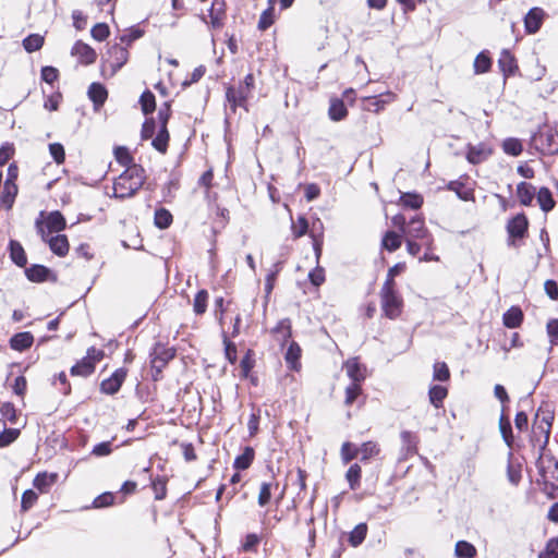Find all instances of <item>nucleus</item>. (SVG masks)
Wrapping results in <instances>:
<instances>
[{
	"label": "nucleus",
	"instance_id": "obj_16",
	"mask_svg": "<svg viewBox=\"0 0 558 558\" xmlns=\"http://www.w3.org/2000/svg\"><path fill=\"white\" fill-rule=\"evenodd\" d=\"M87 97L93 102L95 111H99L108 98V89L105 84L100 82H93L87 89Z\"/></svg>",
	"mask_w": 558,
	"mask_h": 558
},
{
	"label": "nucleus",
	"instance_id": "obj_55",
	"mask_svg": "<svg viewBox=\"0 0 558 558\" xmlns=\"http://www.w3.org/2000/svg\"><path fill=\"white\" fill-rule=\"evenodd\" d=\"M404 262H399L388 269L386 280L381 288H397L395 278L405 271Z\"/></svg>",
	"mask_w": 558,
	"mask_h": 558
},
{
	"label": "nucleus",
	"instance_id": "obj_11",
	"mask_svg": "<svg viewBox=\"0 0 558 558\" xmlns=\"http://www.w3.org/2000/svg\"><path fill=\"white\" fill-rule=\"evenodd\" d=\"M405 239L422 240L424 244L429 243L430 234L425 226L424 217L414 215L409 219L408 228L404 232Z\"/></svg>",
	"mask_w": 558,
	"mask_h": 558
},
{
	"label": "nucleus",
	"instance_id": "obj_30",
	"mask_svg": "<svg viewBox=\"0 0 558 558\" xmlns=\"http://www.w3.org/2000/svg\"><path fill=\"white\" fill-rule=\"evenodd\" d=\"M254 459V448L252 446H245L242 452L234 458L232 466L235 471H245L253 464Z\"/></svg>",
	"mask_w": 558,
	"mask_h": 558
},
{
	"label": "nucleus",
	"instance_id": "obj_7",
	"mask_svg": "<svg viewBox=\"0 0 558 558\" xmlns=\"http://www.w3.org/2000/svg\"><path fill=\"white\" fill-rule=\"evenodd\" d=\"M535 464L543 481H558V460L553 454L539 449Z\"/></svg>",
	"mask_w": 558,
	"mask_h": 558
},
{
	"label": "nucleus",
	"instance_id": "obj_34",
	"mask_svg": "<svg viewBox=\"0 0 558 558\" xmlns=\"http://www.w3.org/2000/svg\"><path fill=\"white\" fill-rule=\"evenodd\" d=\"M95 371L96 367L93 362L88 361V357L83 356L82 359L77 360L74 365L71 366L70 375L87 378L93 375Z\"/></svg>",
	"mask_w": 558,
	"mask_h": 558
},
{
	"label": "nucleus",
	"instance_id": "obj_58",
	"mask_svg": "<svg viewBox=\"0 0 558 558\" xmlns=\"http://www.w3.org/2000/svg\"><path fill=\"white\" fill-rule=\"evenodd\" d=\"M118 493L104 492L93 500V508L102 509L116 504Z\"/></svg>",
	"mask_w": 558,
	"mask_h": 558
},
{
	"label": "nucleus",
	"instance_id": "obj_26",
	"mask_svg": "<svg viewBox=\"0 0 558 558\" xmlns=\"http://www.w3.org/2000/svg\"><path fill=\"white\" fill-rule=\"evenodd\" d=\"M47 244L50 251L58 257L66 256L70 250L69 239L62 233H58L54 236L49 238Z\"/></svg>",
	"mask_w": 558,
	"mask_h": 558
},
{
	"label": "nucleus",
	"instance_id": "obj_13",
	"mask_svg": "<svg viewBox=\"0 0 558 558\" xmlns=\"http://www.w3.org/2000/svg\"><path fill=\"white\" fill-rule=\"evenodd\" d=\"M286 352H284V361L287 364V367L292 372H299L301 369V357H302V348L301 345L290 339L286 345Z\"/></svg>",
	"mask_w": 558,
	"mask_h": 558
},
{
	"label": "nucleus",
	"instance_id": "obj_8",
	"mask_svg": "<svg viewBox=\"0 0 558 558\" xmlns=\"http://www.w3.org/2000/svg\"><path fill=\"white\" fill-rule=\"evenodd\" d=\"M24 275L28 281L34 283H54L58 281L57 272L43 264H31L29 266L25 267Z\"/></svg>",
	"mask_w": 558,
	"mask_h": 558
},
{
	"label": "nucleus",
	"instance_id": "obj_19",
	"mask_svg": "<svg viewBox=\"0 0 558 558\" xmlns=\"http://www.w3.org/2000/svg\"><path fill=\"white\" fill-rule=\"evenodd\" d=\"M545 12L542 8L534 7L524 16V27L527 34H535L539 31Z\"/></svg>",
	"mask_w": 558,
	"mask_h": 558
},
{
	"label": "nucleus",
	"instance_id": "obj_15",
	"mask_svg": "<svg viewBox=\"0 0 558 558\" xmlns=\"http://www.w3.org/2000/svg\"><path fill=\"white\" fill-rule=\"evenodd\" d=\"M226 88V100L229 102L230 108L235 112L236 108L242 107L247 110L246 102L248 99L247 93L240 85L239 89L230 84H225Z\"/></svg>",
	"mask_w": 558,
	"mask_h": 558
},
{
	"label": "nucleus",
	"instance_id": "obj_27",
	"mask_svg": "<svg viewBox=\"0 0 558 558\" xmlns=\"http://www.w3.org/2000/svg\"><path fill=\"white\" fill-rule=\"evenodd\" d=\"M403 238L404 234L402 233L387 230L381 236L380 247L389 253H393L401 247Z\"/></svg>",
	"mask_w": 558,
	"mask_h": 558
},
{
	"label": "nucleus",
	"instance_id": "obj_32",
	"mask_svg": "<svg viewBox=\"0 0 558 558\" xmlns=\"http://www.w3.org/2000/svg\"><path fill=\"white\" fill-rule=\"evenodd\" d=\"M170 142V133L168 126L158 125V130L156 135L151 137V146L160 154H166L168 151Z\"/></svg>",
	"mask_w": 558,
	"mask_h": 558
},
{
	"label": "nucleus",
	"instance_id": "obj_29",
	"mask_svg": "<svg viewBox=\"0 0 558 558\" xmlns=\"http://www.w3.org/2000/svg\"><path fill=\"white\" fill-rule=\"evenodd\" d=\"M59 474L56 472H39L36 474L33 485L40 493H48L50 487L57 483Z\"/></svg>",
	"mask_w": 558,
	"mask_h": 558
},
{
	"label": "nucleus",
	"instance_id": "obj_60",
	"mask_svg": "<svg viewBox=\"0 0 558 558\" xmlns=\"http://www.w3.org/2000/svg\"><path fill=\"white\" fill-rule=\"evenodd\" d=\"M110 35V27L105 22L96 23L90 28V36L94 40L102 43L105 41Z\"/></svg>",
	"mask_w": 558,
	"mask_h": 558
},
{
	"label": "nucleus",
	"instance_id": "obj_59",
	"mask_svg": "<svg viewBox=\"0 0 558 558\" xmlns=\"http://www.w3.org/2000/svg\"><path fill=\"white\" fill-rule=\"evenodd\" d=\"M0 413L2 417L8 420L11 424H16L19 421V412L11 401L0 402Z\"/></svg>",
	"mask_w": 558,
	"mask_h": 558
},
{
	"label": "nucleus",
	"instance_id": "obj_64",
	"mask_svg": "<svg viewBox=\"0 0 558 558\" xmlns=\"http://www.w3.org/2000/svg\"><path fill=\"white\" fill-rule=\"evenodd\" d=\"M538 558H558V537L547 541L544 550L538 554Z\"/></svg>",
	"mask_w": 558,
	"mask_h": 558
},
{
	"label": "nucleus",
	"instance_id": "obj_14",
	"mask_svg": "<svg viewBox=\"0 0 558 558\" xmlns=\"http://www.w3.org/2000/svg\"><path fill=\"white\" fill-rule=\"evenodd\" d=\"M71 54L77 56L80 63L83 65H90L97 60L96 50L80 39L74 43L71 49Z\"/></svg>",
	"mask_w": 558,
	"mask_h": 558
},
{
	"label": "nucleus",
	"instance_id": "obj_43",
	"mask_svg": "<svg viewBox=\"0 0 558 558\" xmlns=\"http://www.w3.org/2000/svg\"><path fill=\"white\" fill-rule=\"evenodd\" d=\"M45 44V37L37 33L28 34L23 40L22 46L28 53L36 52L43 48Z\"/></svg>",
	"mask_w": 558,
	"mask_h": 558
},
{
	"label": "nucleus",
	"instance_id": "obj_6",
	"mask_svg": "<svg viewBox=\"0 0 558 558\" xmlns=\"http://www.w3.org/2000/svg\"><path fill=\"white\" fill-rule=\"evenodd\" d=\"M506 230L508 233L507 244L517 246V240H522L529 232V219L524 213H519L507 222Z\"/></svg>",
	"mask_w": 558,
	"mask_h": 558
},
{
	"label": "nucleus",
	"instance_id": "obj_24",
	"mask_svg": "<svg viewBox=\"0 0 558 558\" xmlns=\"http://www.w3.org/2000/svg\"><path fill=\"white\" fill-rule=\"evenodd\" d=\"M348 106L340 97L332 96L329 99L328 118L332 122H340L348 117Z\"/></svg>",
	"mask_w": 558,
	"mask_h": 558
},
{
	"label": "nucleus",
	"instance_id": "obj_36",
	"mask_svg": "<svg viewBox=\"0 0 558 558\" xmlns=\"http://www.w3.org/2000/svg\"><path fill=\"white\" fill-rule=\"evenodd\" d=\"M448 396L447 387L441 384H433L428 389V398L432 405L436 409L442 408L444 400Z\"/></svg>",
	"mask_w": 558,
	"mask_h": 558
},
{
	"label": "nucleus",
	"instance_id": "obj_39",
	"mask_svg": "<svg viewBox=\"0 0 558 558\" xmlns=\"http://www.w3.org/2000/svg\"><path fill=\"white\" fill-rule=\"evenodd\" d=\"M138 104L145 117H150L156 110V97L154 93L146 88L140 96Z\"/></svg>",
	"mask_w": 558,
	"mask_h": 558
},
{
	"label": "nucleus",
	"instance_id": "obj_10",
	"mask_svg": "<svg viewBox=\"0 0 558 558\" xmlns=\"http://www.w3.org/2000/svg\"><path fill=\"white\" fill-rule=\"evenodd\" d=\"M128 372L126 367L117 368L109 377L101 380L99 391L107 396L117 395L126 379Z\"/></svg>",
	"mask_w": 558,
	"mask_h": 558
},
{
	"label": "nucleus",
	"instance_id": "obj_49",
	"mask_svg": "<svg viewBox=\"0 0 558 558\" xmlns=\"http://www.w3.org/2000/svg\"><path fill=\"white\" fill-rule=\"evenodd\" d=\"M474 72L476 74H483L490 70L492 68V58L487 50L481 51L474 60Z\"/></svg>",
	"mask_w": 558,
	"mask_h": 558
},
{
	"label": "nucleus",
	"instance_id": "obj_52",
	"mask_svg": "<svg viewBox=\"0 0 558 558\" xmlns=\"http://www.w3.org/2000/svg\"><path fill=\"white\" fill-rule=\"evenodd\" d=\"M255 352L252 349H247L242 359L240 360L241 378L248 377V373L255 367Z\"/></svg>",
	"mask_w": 558,
	"mask_h": 558
},
{
	"label": "nucleus",
	"instance_id": "obj_23",
	"mask_svg": "<svg viewBox=\"0 0 558 558\" xmlns=\"http://www.w3.org/2000/svg\"><path fill=\"white\" fill-rule=\"evenodd\" d=\"M498 66L505 77L515 75V73L519 70L517 59L508 49H502V51L500 52L498 59Z\"/></svg>",
	"mask_w": 558,
	"mask_h": 558
},
{
	"label": "nucleus",
	"instance_id": "obj_53",
	"mask_svg": "<svg viewBox=\"0 0 558 558\" xmlns=\"http://www.w3.org/2000/svg\"><path fill=\"white\" fill-rule=\"evenodd\" d=\"M380 452L378 445L374 441H365L359 447V453H361L360 461L367 463L368 460Z\"/></svg>",
	"mask_w": 558,
	"mask_h": 558
},
{
	"label": "nucleus",
	"instance_id": "obj_21",
	"mask_svg": "<svg viewBox=\"0 0 558 558\" xmlns=\"http://www.w3.org/2000/svg\"><path fill=\"white\" fill-rule=\"evenodd\" d=\"M34 336L31 331H20L13 333L9 339V345L17 352H25L34 343Z\"/></svg>",
	"mask_w": 558,
	"mask_h": 558
},
{
	"label": "nucleus",
	"instance_id": "obj_63",
	"mask_svg": "<svg viewBox=\"0 0 558 558\" xmlns=\"http://www.w3.org/2000/svg\"><path fill=\"white\" fill-rule=\"evenodd\" d=\"M260 543V536L256 533H247L241 543V549L244 553H254Z\"/></svg>",
	"mask_w": 558,
	"mask_h": 558
},
{
	"label": "nucleus",
	"instance_id": "obj_61",
	"mask_svg": "<svg viewBox=\"0 0 558 558\" xmlns=\"http://www.w3.org/2000/svg\"><path fill=\"white\" fill-rule=\"evenodd\" d=\"M502 149L507 155L517 157L522 153L523 146L520 140L508 137L502 142Z\"/></svg>",
	"mask_w": 558,
	"mask_h": 558
},
{
	"label": "nucleus",
	"instance_id": "obj_5",
	"mask_svg": "<svg viewBox=\"0 0 558 558\" xmlns=\"http://www.w3.org/2000/svg\"><path fill=\"white\" fill-rule=\"evenodd\" d=\"M554 410L547 403H543L535 414L533 429L534 433L538 432L544 434V441L541 445V450H546L549 441L551 426L554 422Z\"/></svg>",
	"mask_w": 558,
	"mask_h": 558
},
{
	"label": "nucleus",
	"instance_id": "obj_40",
	"mask_svg": "<svg viewBox=\"0 0 558 558\" xmlns=\"http://www.w3.org/2000/svg\"><path fill=\"white\" fill-rule=\"evenodd\" d=\"M284 262L278 260L272 265V268L268 271L265 278V296L268 298L272 292L277 278L280 271L283 269Z\"/></svg>",
	"mask_w": 558,
	"mask_h": 558
},
{
	"label": "nucleus",
	"instance_id": "obj_35",
	"mask_svg": "<svg viewBox=\"0 0 558 558\" xmlns=\"http://www.w3.org/2000/svg\"><path fill=\"white\" fill-rule=\"evenodd\" d=\"M535 194L536 190L531 183L522 181L517 185V196L523 206H531Z\"/></svg>",
	"mask_w": 558,
	"mask_h": 558
},
{
	"label": "nucleus",
	"instance_id": "obj_50",
	"mask_svg": "<svg viewBox=\"0 0 558 558\" xmlns=\"http://www.w3.org/2000/svg\"><path fill=\"white\" fill-rule=\"evenodd\" d=\"M310 223L305 215H299L296 222L293 221L291 218V232L293 235V239H300L303 235L308 233Z\"/></svg>",
	"mask_w": 558,
	"mask_h": 558
},
{
	"label": "nucleus",
	"instance_id": "obj_45",
	"mask_svg": "<svg viewBox=\"0 0 558 558\" xmlns=\"http://www.w3.org/2000/svg\"><path fill=\"white\" fill-rule=\"evenodd\" d=\"M221 337H222V343H223L225 357L231 365H233L238 361L236 344L230 340L228 333L223 329L221 332Z\"/></svg>",
	"mask_w": 558,
	"mask_h": 558
},
{
	"label": "nucleus",
	"instance_id": "obj_38",
	"mask_svg": "<svg viewBox=\"0 0 558 558\" xmlns=\"http://www.w3.org/2000/svg\"><path fill=\"white\" fill-rule=\"evenodd\" d=\"M535 195L541 209L545 214L551 211L555 208L556 202L554 199L551 191L548 187L542 186Z\"/></svg>",
	"mask_w": 558,
	"mask_h": 558
},
{
	"label": "nucleus",
	"instance_id": "obj_18",
	"mask_svg": "<svg viewBox=\"0 0 558 558\" xmlns=\"http://www.w3.org/2000/svg\"><path fill=\"white\" fill-rule=\"evenodd\" d=\"M7 250L11 262L15 266L24 269L27 267V254L20 241L10 239Z\"/></svg>",
	"mask_w": 558,
	"mask_h": 558
},
{
	"label": "nucleus",
	"instance_id": "obj_17",
	"mask_svg": "<svg viewBox=\"0 0 558 558\" xmlns=\"http://www.w3.org/2000/svg\"><path fill=\"white\" fill-rule=\"evenodd\" d=\"M492 155V149L485 143L477 145L468 144L465 158L472 165H480L488 159Z\"/></svg>",
	"mask_w": 558,
	"mask_h": 558
},
{
	"label": "nucleus",
	"instance_id": "obj_56",
	"mask_svg": "<svg viewBox=\"0 0 558 558\" xmlns=\"http://www.w3.org/2000/svg\"><path fill=\"white\" fill-rule=\"evenodd\" d=\"M475 546L466 541L456 542V557L457 558H473L476 556Z\"/></svg>",
	"mask_w": 558,
	"mask_h": 558
},
{
	"label": "nucleus",
	"instance_id": "obj_47",
	"mask_svg": "<svg viewBox=\"0 0 558 558\" xmlns=\"http://www.w3.org/2000/svg\"><path fill=\"white\" fill-rule=\"evenodd\" d=\"M362 468L359 463H353L349 466L345 473V480L350 489L356 490L361 485Z\"/></svg>",
	"mask_w": 558,
	"mask_h": 558
},
{
	"label": "nucleus",
	"instance_id": "obj_44",
	"mask_svg": "<svg viewBox=\"0 0 558 558\" xmlns=\"http://www.w3.org/2000/svg\"><path fill=\"white\" fill-rule=\"evenodd\" d=\"M17 193V186L4 185L0 194V206L5 210H11L14 206Z\"/></svg>",
	"mask_w": 558,
	"mask_h": 558
},
{
	"label": "nucleus",
	"instance_id": "obj_31",
	"mask_svg": "<svg viewBox=\"0 0 558 558\" xmlns=\"http://www.w3.org/2000/svg\"><path fill=\"white\" fill-rule=\"evenodd\" d=\"M423 202V196L416 191L401 193L399 197V205L403 209L417 210L422 207Z\"/></svg>",
	"mask_w": 558,
	"mask_h": 558
},
{
	"label": "nucleus",
	"instance_id": "obj_25",
	"mask_svg": "<svg viewBox=\"0 0 558 558\" xmlns=\"http://www.w3.org/2000/svg\"><path fill=\"white\" fill-rule=\"evenodd\" d=\"M323 222L317 218L312 225V231L310 236L312 238L313 251L318 262L323 254L324 234H323Z\"/></svg>",
	"mask_w": 558,
	"mask_h": 558
},
{
	"label": "nucleus",
	"instance_id": "obj_48",
	"mask_svg": "<svg viewBox=\"0 0 558 558\" xmlns=\"http://www.w3.org/2000/svg\"><path fill=\"white\" fill-rule=\"evenodd\" d=\"M269 7L265 9L258 20L257 28L262 32L268 29L275 23V9L274 2L275 0H268Z\"/></svg>",
	"mask_w": 558,
	"mask_h": 558
},
{
	"label": "nucleus",
	"instance_id": "obj_3",
	"mask_svg": "<svg viewBox=\"0 0 558 558\" xmlns=\"http://www.w3.org/2000/svg\"><path fill=\"white\" fill-rule=\"evenodd\" d=\"M383 314L389 319L398 318L403 310V299L397 288L380 289Z\"/></svg>",
	"mask_w": 558,
	"mask_h": 558
},
{
	"label": "nucleus",
	"instance_id": "obj_54",
	"mask_svg": "<svg viewBox=\"0 0 558 558\" xmlns=\"http://www.w3.org/2000/svg\"><path fill=\"white\" fill-rule=\"evenodd\" d=\"M167 477L157 475L150 478V486L155 493L156 500H163L167 497Z\"/></svg>",
	"mask_w": 558,
	"mask_h": 558
},
{
	"label": "nucleus",
	"instance_id": "obj_37",
	"mask_svg": "<svg viewBox=\"0 0 558 558\" xmlns=\"http://www.w3.org/2000/svg\"><path fill=\"white\" fill-rule=\"evenodd\" d=\"M368 531L367 523L361 522L356 524L347 535V541L352 547H359L366 538Z\"/></svg>",
	"mask_w": 558,
	"mask_h": 558
},
{
	"label": "nucleus",
	"instance_id": "obj_12",
	"mask_svg": "<svg viewBox=\"0 0 558 558\" xmlns=\"http://www.w3.org/2000/svg\"><path fill=\"white\" fill-rule=\"evenodd\" d=\"M343 368L351 383L363 384L366 378V366L361 363L357 356L350 357L343 363Z\"/></svg>",
	"mask_w": 558,
	"mask_h": 558
},
{
	"label": "nucleus",
	"instance_id": "obj_41",
	"mask_svg": "<svg viewBox=\"0 0 558 558\" xmlns=\"http://www.w3.org/2000/svg\"><path fill=\"white\" fill-rule=\"evenodd\" d=\"M173 222V216L169 209L159 207L155 209L154 225L159 230H166L170 228Z\"/></svg>",
	"mask_w": 558,
	"mask_h": 558
},
{
	"label": "nucleus",
	"instance_id": "obj_1",
	"mask_svg": "<svg viewBox=\"0 0 558 558\" xmlns=\"http://www.w3.org/2000/svg\"><path fill=\"white\" fill-rule=\"evenodd\" d=\"M113 155L116 161L125 169L113 182L114 192L112 197L121 201L131 198L144 186L146 171L142 165L134 162V157L129 147L114 146Z\"/></svg>",
	"mask_w": 558,
	"mask_h": 558
},
{
	"label": "nucleus",
	"instance_id": "obj_33",
	"mask_svg": "<svg viewBox=\"0 0 558 558\" xmlns=\"http://www.w3.org/2000/svg\"><path fill=\"white\" fill-rule=\"evenodd\" d=\"M524 315L519 306H511L502 315V323L505 327L514 329L521 326Z\"/></svg>",
	"mask_w": 558,
	"mask_h": 558
},
{
	"label": "nucleus",
	"instance_id": "obj_20",
	"mask_svg": "<svg viewBox=\"0 0 558 558\" xmlns=\"http://www.w3.org/2000/svg\"><path fill=\"white\" fill-rule=\"evenodd\" d=\"M226 1L225 0H213L211 5L208 9V15L210 17L209 26L213 29H219L223 25V17L226 15Z\"/></svg>",
	"mask_w": 558,
	"mask_h": 558
},
{
	"label": "nucleus",
	"instance_id": "obj_51",
	"mask_svg": "<svg viewBox=\"0 0 558 558\" xmlns=\"http://www.w3.org/2000/svg\"><path fill=\"white\" fill-rule=\"evenodd\" d=\"M3 430L0 433V448H5L12 445L21 435L20 428H8L4 421L1 420Z\"/></svg>",
	"mask_w": 558,
	"mask_h": 558
},
{
	"label": "nucleus",
	"instance_id": "obj_46",
	"mask_svg": "<svg viewBox=\"0 0 558 558\" xmlns=\"http://www.w3.org/2000/svg\"><path fill=\"white\" fill-rule=\"evenodd\" d=\"M209 293L206 289H201L196 292L193 300V311L195 315L201 316L206 313L208 305Z\"/></svg>",
	"mask_w": 558,
	"mask_h": 558
},
{
	"label": "nucleus",
	"instance_id": "obj_62",
	"mask_svg": "<svg viewBox=\"0 0 558 558\" xmlns=\"http://www.w3.org/2000/svg\"><path fill=\"white\" fill-rule=\"evenodd\" d=\"M361 395H362V385L350 383L345 387L344 404L348 407H351L353 403H355L357 401V399L361 397Z\"/></svg>",
	"mask_w": 558,
	"mask_h": 558
},
{
	"label": "nucleus",
	"instance_id": "obj_22",
	"mask_svg": "<svg viewBox=\"0 0 558 558\" xmlns=\"http://www.w3.org/2000/svg\"><path fill=\"white\" fill-rule=\"evenodd\" d=\"M146 19L142 22L134 24L124 29V33L118 36L119 44L124 45V47H131L133 43L141 39L145 35V29L142 27V24L146 23Z\"/></svg>",
	"mask_w": 558,
	"mask_h": 558
},
{
	"label": "nucleus",
	"instance_id": "obj_2",
	"mask_svg": "<svg viewBox=\"0 0 558 558\" xmlns=\"http://www.w3.org/2000/svg\"><path fill=\"white\" fill-rule=\"evenodd\" d=\"M531 144L543 155H555L558 153V134L550 125H543L533 133Z\"/></svg>",
	"mask_w": 558,
	"mask_h": 558
},
{
	"label": "nucleus",
	"instance_id": "obj_42",
	"mask_svg": "<svg viewBox=\"0 0 558 558\" xmlns=\"http://www.w3.org/2000/svg\"><path fill=\"white\" fill-rule=\"evenodd\" d=\"M272 333H280L282 335V340L280 341V347L284 348L286 343L292 338L293 330H292V323L291 319L286 317L280 319L277 325L271 329Z\"/></svg>",
	"mask_w": 558,
	"mask_h": 558
},
{
	"label": "nucleus",
	"instance_id": "obj_9",
	"mask_svg": "<svg viewBox=\"0 0 558 558\" xmlns=\"http://www.w3.org/2000/svg\"><path fill=\"white\" fill-rule=\"evenodd\" d=\"M148 355L150 366H155V364H162V366L167 367V365L177 356V349L174 347H169L167 343L161 341H156L149 349Z\"/></svg>",
	"mask_w": 558,
	"mask_h": 558
},
{
	"label": "nucleus",
	"instance_id": "obj_57",
	"mask_svg": "<svg viewBox=\"0 0 558 558\" xmlns=\"http://www.w3.org/2000/svg\"><path fill=\"white\" fill-rule=\"evenodd\" d=\"M60 78L59 70L53 65H44L40 69V80L47 84H49L52 88L54 87V83H58Z\"/></svg>",
	"mask_w": 558,
	"mask_h": 558
},
{
	"label": "nucleus",
	"instance_id": "obj_28",
	"mask_svg": "<svg viewBox=\"0 0 558 558\" xmlns=\"http://www.w3.org/2000/svg\"><path fill=\"white\" fill-rule=\"evenodd\" d=\"M48 231L61 232L66 229V219L60 210L47 213L44 221Z\"/></svg>",
	"mask_w": 558,
	"mask_h": 558
},
{
	"label": "nucleus",
	"instance_id": "obj_4",
	"mask_svg": "<svg viewBox=\"0 0 558 558\" xmlns=\"http://www.w3.org/2000/svg\"><path fill=\"white\" fill-rule=\"evenodd\" d=\"M129 50L126 47L121 46L119 43H114L112 45H107V51L101 57L102 65H101V74L105 76V68L104 63L110 61V76L117 74L129 61Z\"/></svg>",
	"mask_w": 558,
	"mask_h": 558
}]
</instances>
